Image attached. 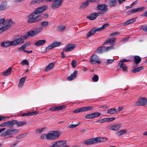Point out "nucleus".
Wrapping results in <instances>:
<instances>
[{
  "label": "nucleus",
  "instance_id": "23",
  "mask_svg": "<svg viewBox=\"0 0 147 147\" xmlns=\"http://www.w3.org/2000/svg\"><path fill=\"white\" fill-rule=\"evenodd\" d=\"M95 141L94 138H91L85 141L84 142V143L85 144L87 145L94 144H95Z\"/></svg>",
  "mask_w": 147,
  "mask_h": 147
},
{
  "label": "nucleus",
  "instance_id": "28",
  "mask_svg": "<svg viewBox=\"0 0 147 147\" xmlns=\"http://www.w3.org/2000/svg\"><path fill=\"white\" fill-rule=\"evenodd\" d=\"M26 77L25 76L24 77L22 78L20 81L19 82L18 84V86L20 87H22V86L23 84L24 83L25 80L26 78Z\"/></svg>",
  "mask_w": 147,
  "mask_h": 147
},
{
  "label": "nucleus",
  "instance_id": "2",
  "mask_svg": "<svg viewBox=\"0 0 147 147\" xmlns=\"http://www.w3.org/2000/svg\"><path fill=\"white\" fill-rule=\"evenodd\" d=\"M44 1L55 2L52 4V6L53 8H56L59 7L60 6L62 3V0H36L33 1L32 3H39L42 2Z\"/></svg>",
  "mask_w": 147,
  "mask_h": 147
},
{
  "label": "nucleus",
  "instance_id": "15",
  "mask_svg": "<svg viewBox=\"0 0 147 147\" xmlns=\"http://www.w3.org/2000/svg\"><path fill=\"white\" fill-rule=\"evenodd\" d=\"M61 44V43L60 42H55L49 45L47 49H52L59 46Z\"/></svg>",
  "mask_w": 147,
  "mask_h": 147
},
{
  "label": "nucleus",
  "instance_id": "33",
  "mask_svg": "<svg viewBox=\"0 0 147 147\" xmlns=\"http://www.w3.org/2000/svg\"><path fill=\"white\" fill-rule=\"evenodd\" d=\"M109 26V24L108 23H105L103 24L101 27H98V30L99 31H101L105 29L107 27H108Z\"/></svg>",
  "mask_w": 147,
  "mask_h": 147
},
{
  "label": "nucleus",
  "instance_id": "24",
  "mask_svg": "<svg viewBox=\"0 0 147 147\" xmlns=\"http://www.w3.org/2000/svg\"><path fill=\"white\" fill-rule=\"evenodd\" d=\"M46 42V40H40L35 43L34 45L37 46H39L44 45Z\"/></svg>",
  "mask_w": 147,
  "mask_h": 147
},
{
  "label": "nucleus",
  "instance_id": "20",
  "mask_svg": "<svg viewBox=\"0 0 147 147\" xmlns=\"http://www.w3.org/2000/svg\"><path fill=\"white\" fill-rule=\"evenodd\" d=\"M14 120V125L16 124L18 127L21 126L22 125H26L27 122L25 121H18L17 120Z\"/></svg>",
  "mask_w": 147,
  "mask_h": 147
},
{
  "label": "nucleus",
  "instance_id": "37",
  "mask_svg": "<svg viewBox=\"0 0 147 147\" xmlns=\"http://www.w3.org/2000/svg\"><path fill=\"white\" fill-rule=\"evenodd\" d=\"M144 67L141 66L136 68L132 71L133 73H135L139 72L144 68Z\"/></svg>",
  "mask_w": 147,
  "mask_h": 147
},
{
  "label": "nucleus",
  "instance_id": "53",
  "mask_svg": "<svg viewBox=\"0 0 147 147\" xmlns=\"http://www.w3.org/2000/svg\"><path fill=\"white\" fill-rule=\"evenodd\" d=\"M77 63V62L75 60H73L72 61L71 64L72 66L74 68L76 67Z\"/></svg>",
  "mask_w": 147,
  "mask_h": 147
},
{
  "label": "nucleus",
  "instance_id": "8",
  "mask_svg": "<svg viewBox=\"0 0 147 147\" xmlns=\"http://www.w3.org/2000/svg\"><path fill=\"white\" fill-rule=\"evenodd\" d=\"M147 104V98H140L136 103V105L145 106Z\"/></svg>",
  "mask_w": 147,
  "mask_h": 147
},
{
  "label": "nucleus",
  "instance_id": "21",
  "mask_svg": "<svg viewBox=\"0 0 147 147\" xmlns=\"http://www.w3.org/2000/svg\"><path fill=\"white\" fill-rule=\"evenodd\" d=\"M137 18V17H136L127 20L123 24V25L124 26H126L133 23L136 21Z\"/></svg>",
  "mask_w": 147,
  "mask_h": 147
},
{
  "label": "nucleus",
  "instance_id": "27",
  "mask_svg": "<svg viewBox=\"0 0 147 147\" xmlns=\"http://www.w3.org/2000/svg\"><path fill=\"white\" fill-rule=\"evenodd\" d=\"M121 127L120 124H115L112 127L109 128L110 129L112 130H118Z\"/></svg>",
  "mask_w": 147,
  "mask_h": 147
},
{
  "label": "nucleus",
  "instance_id": "43",
  "mask_svg": "<svg viewBox=\"0 0 147 147\" xmlns=\"http://www.w3.org/2000/svg\"><path fill=\"white\" fill-rule=\"evenodd\" d=\"M28 134V133H25L18 135L16 137V138L18 139L22 138L26 136Z\"/></svg>",
  "mask_w": 147,
  "mask_h": 147
},
{
  "label": "nucleus",
  "instance_id": "56",
  "mask_svg": "<svg viewBox=\"0 0 147 147\" xmlns=\"http://www.w3.org/2000/svg\"><path fill=\"white\" fill-rule=\"evenodd\" d=\"M22 64L23 65H29V62L28 61L26 60H24L22 63Z\"/></svg>",
  "mask_w": 147,
  "mask_h": 147
},
{
  "label": "nucleus",
  "instance_id": "63",
  "mask_svg": "<svg viewBox=\"0 0 147 147\" xmlns=\"http://www.w3.org/2000/svg\"><path fill=\"white\" fill-rule=\"evenodd\" d=\"M130 60H127L125 59H123L120 62L122 63H124V62H127L129 61Z\"/></svg>",
  "mask_w": 147,
  "mask_h": 147
},
{
  "label": "nucleus",
  "instance_id": "25",
  "mask_svg": "<svg viewBox=\"0 0 147 147\" xmlns=\"http://www.w3.org/2000/svg\"><path fill=\"white\" fill-rule=\"evenodd\" d=\"M12 68L10 67L8 68L6 70L3 72L2 75L4 76H7L10 75L11 72Z\"/></svg>",
  "mask_w": 147,
  "mask_h": 147
},
{
  "label": "nucleus",
  "instance_id": "41",
  "mask_svg": "<svg viewBox=\"0 0 147 147\" xmlns=\"http://www.w3.org/2000/svg\"><path fill=\"white\" fill-rule=\"evenodd\" d=\"M126 133V130L125 129L121 130L120 131L117 132L116 134L118 136H121Z\"/></svg>",
  "mask_w": 147,
  "mask_h": 147
},
{
  "label": "nucleus",
  "instance_id": "9",
  "mask_svg": "<svg viewBox=\"0 0 147 147\" xmlns=\"http://www.w3.org/2000/svg\"><path fill=\"white\" fill-rule=\"evenodd\" d=\"M76 47V45L74 44H69L65 48L63 49V51L65 52H67L72 51Z\"/></svg>",
  "mask_w": 147,
  "mask_h": 147
},
{
  "label": "nucleus",
  "instance_id": "30",
  "mask_svg": "<svg viewBox=\"0 0 147 147\" xmlns=\"http://www.w3.org/2000/svg\"><path fill=\"white\" fill-rule=\"evenodd\" d=\"M97 53H101L105 52V47L104 46H100L98 47L97 49Z\"/></svg>",
  "mask_w": 147,
  "mask_h": 147
},
{
  "label": "nucleus",
  "instance_id": "11",
  "mask_svg": "<svg viewBox=\"0 0 147 147\" xmlns=\"http://www.w3.org/2000/svg\"><path fill=\"white\" fill-rule=\"evenodd\" d=\"M145 9L144 7H140L134 9L129 11V14H134L136 13L141 12Z\"/></svg>",
  "mask_w": 147,
  "mask_h": 147
},
{
  "label": "nucleus",
  "instance_id": "51",
  "mask_svg": "<svg viewBox=\"0 0 147 147\" xmlns=\"http://www.w3.org/2000/svg\"><path fill=\"white\" fill-rule=\"evenodd\" d=\"M5 21L4 18H3L0 19V26L3 24Z\"/></svg>",
  "mask_w": 147,
  "mask_h": 147
},
{
  "label": "nucleus",
  "instance_id": "29",
  "mask_svg": "<svg viewBox=\"0 0 147 147\" xmlns=\"http://www.w3.org/2000/svg\"><path fill=\"white\" fill-rule=\"evenodd\" d=\"M66 141L65 140H62L59 141L57 142H55L54 143L55 146H57L58 147V146H61L64 144L65 143Z\"/></svg>",
  "mask_w": 147,
  "mask_h": 147
},
{
  "label": "nucleus",
  "instance_id": "45",
  "mask_svg": "<svg viewBox=\"0 0 147 147\" xmlns=\"http://www.w3.org/2000/svg\"><path fill=\"white\" fill-rule=\"evenodd\" d=\"M65 29V26H59L57 27V29L59 31H62Z\"/></svg>",
  "mask_w": 147,
  "mask_h": 147
},
{
  "label": "nucleus",
  "instance_id": "57",
  "mask_svg": "<svg viewBox=\"0 0 147 147\" xmlns=\"http://www.w3.org/2000/svg\"><path fill=\"white\" fill-rule=\"evenodd\" d=\"M119 34V33L118 32H115L111 34L110 36H114L116 35H118Z\"/></svg>",
  "mask_w": 147,
  "mask_h": 147
},
{
  "label": "nucleus",
  "instance_id": "6",
  "mask_svg": "<svg viewBox=\"0 0 147 147\" xmlns=\"http://www.w3.org/2000/svg\"><path fill=\"white\" fill-rule=\"evenodd\" d=\"M107 5L102 4L98 5L97 8L98 10H100L99 13L100 14H103L107 10Z\"/></svg>",
  "mask_w": 147,
  "mask_h": 147
},
{
  "label": "nucleus",
  "instance_id": "22",
  "mask_svg": "<svg viewBox=\"0 0 147 147\" xmlns=\"http://www.w3.org/2000/svg\"><path fill=\"white\" fill-rule=\"evenodd\" d=\"M9 7L7 3L5 2H3L0 5V10H3L7 9Z\"/></svg>",
  "mask_w": 147,
  "mask_h": 147
},
{
  "label": "nucleus",
  "instance_id": "59",
  "mask_svg": "<svg viewBox=\"0 0 147 147\" xmlns=\"http://www.w3.org/2000/svg\"><path fill=\"white\" fill-rule=\"evenodd\" d=\"M30 115H36L38 114V113L37 111L33 112H29Z\"/></svg>",
  "mask_w": 147,
  "mask_h": 147
},
{
  "label": "nucleus",
  "instance_id": "32",
  "mask_svg": "<svg viewBox=\"0 0 147 147\" xmlns=\"http://www.w3.org/2000/svg\"><path fill=\"white\" fill-rule=\"evenodd\" d=\"M116 40V38H111L107 39L104 43V44L110 43L112 44H114Z\"/></svg>",
  "mask_w": 147,
  "mask_h": 147
},
{
  "label": "nucleus",
  "instance_id": "42",
  "mask_svg": "<svg viewBox=\"0 0 147 147\" xmlns=\"http://www.w3.org/2000/svg\"><path fill=\"white\" fill-rule=\"evenodd\" d=\"M116 4V0H111L109 2V5L112 7H114Z\"/></svg>",
  "mask_w": 147,
  "mask_h": 147
},
{
  "label": "nucleus",
  "instance_id": "12",
  "mask_svg": "<svg viewBox=\"0 0 147 147\" xmlns=\"http://www.w3.org/2000/svg\"><path fill=\"white\" fill-rule=\"evenodd\" d=\"M115 119V118L114 117L105 118L98 120L96 122L99 123L110 122L114 120Z\"/></svg>",
  "mask_w": 147,
  "mask_h": 147
},
{
  "label": "nucleus",
  "instance_id": "36",
  "mask_svg": "<svg viewBox=\"0 0 147 147\" xmlns=\"http://www.w3.org/2000/svg\"><path fill=\"white\" fill-rule=\"evenodd\" d=\"M5 24L7 26H9V28H10L13 24V23L11 19H10L6 20Z\"/></svg>",
  "mask_w": 147,
  "mask_h": 147
},
{
  "label": "nucleus",
  "instance_id": "50",
  "mask_svg": "<svg viewBox=\"0 0 147 147\" xmlns=\"http://www.w3.org/2000/svg\"><path fill=\"white\" fill-rule=\"evenodd\" d=\"M66 108L65 106L63 105L61 106L57 107V111L61 110Z\"/></svg>",
  "mask_w": 147,
  "mask_h": 147
},
{
  "label": "nucleus",
  "instance_id": "7",
  "mask_svg": "<svg viewBox=\"0 0 147 147\" xmlns=\"http://www.w3.org/2000/svg\"><path fill=\"white\" fill-rule=\"evenodd\" d=\"M93 109V107H86L80 108L74 111L73 112L75 113H78L91 110Z\"/></svg>",
  "mask_w": 147,
  "mask_h": 147
},
{
  "label": "nucleus",
  "instance_id": "19",
  "mask_svg": "<svg viewBox=\"0 0 147 147\" xmlns=\"http://www.w3.org/2000/svg\"><path fill=\"white\" fill-rule=\"evenodd\" d=\"M39 21L38 20L36 19L33 18L32 15H30L28 16L27 22L28 23H30L36 22Z\"/></svg>",
  "mask_w": 147,
  "mask_h": 147
},
{
  "label": "nucleus",
  "instance_id": "1",
  "mask_svg": "<svg viewBox=\"0 0 147 147\" xmlns=\"http://www.w3.org/2000/svg\"><path fill=\"white\" fill-rule=\"evenodd\" d=\"M61 134V133L58 131H54L51 133L42 134L40 138L42 139L52 140L58 138Z\"/></svg>",
  "mask_w": 147,
  "mask_h": 147
},
{
  "label": "nucleus",
  "instance_id": "60",
  "mask_svg": "<svg viewBox=\"0 0 147 147\" xmlns=\"http://www.w3.org/2000/svg\"><path fill=\"white\" fill-rule=\"evenodd\" d=\"M43 130V129H36V133L37 134H40L42 132Z\"/></svg>",
  "mask_w": 147,
  "mask_h": 147
},
{
  "label": "nucleus",
  "instance_id": "54",
  "mask_svg": "<svg viewBox=\"0 0 147 147\" xmlns=\"http://www.w3.org/2000/svg\"><path fill=\"white\" fill-rule=\"evenodd\" d=\"M141 29L145 32H147V26L144 25L142 26Z\"/></svg>",
  "mask_w": 147,
  "mask_h": 147
},
{
  "label": "nucleus",
  "instance_id": "55",
  "mask_svg": "<svg viewBox=\"0 0 147 147\" xmlns=\"http://www.w3.org/2000/svg\"><path fill=\"white\" fill-rule=\"evenodd\" d=\"M114 49V47L112 46L108 47H107L106 48L105 47V51H107L109 50Z\"/></svg>",
  "mask_w": 147,
  "mask_h": 147
},
{
  "label": "nucleus",
  "instance_id": "61",
  "mask_svg": "<svg viewBox=\"0 0 147 147\" xmlns=\"http://www.w3.org/2000/svg\"><path fill=\"white\" fill-rule=\"evenodd\" d=\"M76 127V125H75L70 124L69 125L68 127L69 128H72Z\"/></svg>",
  "mask_w": 147,
  "mask_h": 147
},
{
  "label": "nucleus",
  "instance_id": "58",
  "mask_svg": "<svg viewBox=\"0 0 147 147\" xmlns=\"http://www.w3.org/2000/svg\"><path fill=\"white\" fill-rule=\"evenodd\" d=\"M57 107H54L50 108L49 110L51 111H57Z\"/></svg>",
  "mask_w": 147,
  "mask_h": 147
},
{
  "label": "nucleus",
  "instance_id": "35",
  "mask_svg": "<svg viewBox=\"0 0 147 147\" xmlns=\"http://www.w3.org/2000/svg\"><path fill=\"white\" fill-rule=\"evenodd\" d=\"M117 112V111L115 108L109 109L107 112V113L111 114L116 113Z\"/></svg>",
  "mask_w": 147,
  "mask_h": 147
},
{
  "label": "nucleus",
  "instance_id": "13",
  "mask_svg": "<svg viewBox=\"0 0 147 147\" xmlns=\"http://www.w3.org/2000/svg\"><path fill=\"white\" fill-rule=\"evenodd\" d=\"M1 46L3 47H7L10 46H12L11 41L7 40L2 42L1 43Z\"/></svg>",
  "mask_w": 147,
  "mask_h": 147
},
{
  "label": "nucleus",
  "instance_id": "14",
  "mask_svg": "<svg viewBox=\"0 0 147 147\" xmlns=\"http://www.w3.org/2000/svg\"><path fill=\"white\" fill-rule=\"evenodd\" d=\"M47 8V7L46 5L43 6L42 7H39L35 10V11L38 14L42 13V12L44 11Z\"/></svg>",
  "mask_w": 147,
  "mask_h": 147
},
{
  "label": "nucleus",
  "instance_id": "18",
  "mask_svg": "<svg viewBox=\"0 0 147 147\" xmlns=\"http://www.w3.org/2000/svg\"><path fill=\"white\" fill-rule=\"evenodd\" d=\"M98 27L93 28L91 29L87 34L86 36L87 37H89L92 36L96 32L99 31L98 30Z\"/></svg>",
  "mask_w": 147,
  "mask_h": 147
},
{
  "label": "nucleus",
  "instance_id": "49",
  "mask_svg": "<svg viewBox=\"0 0 147 147\" xmlns=\"http://www.w3.org/2000/svg\"><path fill=\"white\" fill-rule=\"evenodd\" d=\"M89 1L88 0L87 1H86L84 2L82 4V6L83 7H87L89 5Z\"/></svg>",
  "mask_w": 147,
  "mask_h": 147
},
{
  "label": "nucleus",
  "instance_id": "62",
  "mask_svg": "<svg viewBox=\"0 0 147 147\" xmlns=\"http://www.w3.org/2000/svg\"><path fill=\"white\" fill-rule=\"evenodd\" d=\"M8 135V132L7 130L3 133V134H2L1 135V136L2 137L5 136L6 135Z\"/></svg>",
  "mask_w": 147,
  "mask_h": 147
},
{
  "label": "nucleus",
  "instance_id": "31",
  "mask_svg": "<svg viewBox=\"0 0 147 147\" xmlns=\"http://www.w3.org/2000/svg\"><path fill=\"white\" fill-rule=\"evenodd\" d=\"M10 28L9 26L7 25H5L0 28V33H2L3 32L7 30Z\"/></svg>",
  "mask_w": 147,
  "mask_h": 147
},
{
  "label": "nucleus",
  "instance_id": "52",
  "mask_svg": "<svg viewBox=\"0 0 147 147\" xmlns=\"http://www.w3.org/2000/svg\"><path fill=\"white\" fill-rule=\"evenodd\" d=\"M85 117L86 118L88 119L94 118L92 113L86 115Z\"/></svg>",
  "mask_w": 147,
  "mask_h": 147
},
{
  "label": "nucleus",
  "instance_id": "47",
  "mask_svg": "<svg viewBox=\"0 0 147 147\" xmlns=\"http://www.w3.org/2000/svg\"><path fill=\"white\" fill-rule=\"evenodd\" d=\"M92 114L94 118L98 117L101 114V113H100L97 112L93 113Z\"/></svg>",
  "mask_w": 147,
  "mask_h": 147
},
{
  "label": "nucleus",
  "instance_id": "26",
  "mask_svg": "<svg viewBox=\"0 0 147 147\" xmlns=\"http://www.w3.org/2000/svg\"><path fill=\"white\" fill-rule=\"evenodd\" d=\"M8 135L13 134H16L18 132V130L14 128L11 129L7 130Z\"/></svg>",
  "mask_w": 147,
  "mask_h": 147
},
{
  "label": "nucleus",
  "instance_id": "4",
  "mask_svg": "<svg viewBox=\"0 0 147 147\" xmlns=\"http://www.w3.org/2000/svg\"><path fill=\"white\" fill-rule=\"evenodd\" d=\"M42 28L41 26L36 28L33 30L28 32L27 33V35L28 37V36H34L42 32Z\"/></svg>",
  "mask_w": 147,
  "mask_h": 147
},
{
  "label": "nucleus",
  "instance_id": "48",
  "mask_svg": "<svg viewBox=\"0 0 147 147\" xmlns=\"http://www.w3.org/2000/svg\"><path fill=\"white\" fill-rule=\"evenodd\" d=\"M92 80L94 82H97L98 80V76L96 75H94L93 78H92Z\"/></svg>",
  "mask_w": 147,
  "mask_h": 147
},
{
  "label": "nucleus",
  "instance_id": "44",
  "mask_svg": "<svg viewBox=\"0 0 147 147\" xmlns=\"http://www.w3.org/2000/svg\"><path fill=\"white\" fill-rule=\"evenodd\" d=\"M31 14L32 15V17L36 19H37V18L40 15H38V13H37L35 11H34L33 13H31Z\"/></svg>",
  "mask_w": 147,
  "mask_h": 147
},
{
  "label": "nucleus",
  "instance_id": "64",
  "mask_svg": "<svg viewBox=\"0 0 147 147\" xmlns=\"http://www.w3.org/2000/svg\"><path fill=\"white\" fill-rule=\"evenodd\" d=\"M129 38V37H126L123 38L121 40V41L122 42H126L127 41L128 39Z\"/></svg>",
  "mask_w": 147,
  "mask_h": 147
},
{
  "label": "nucleus",
  "instance_id": "40",
  "mask_svg": "<svg viewBox=\"0 0 147 147\" xmlns=\"http://www.w3.org/2000/svg\"><path fill=\"white\" fill-rule=\"evenodd\" d=\"M54 64L53 63H50L47 66L46 68V71H49L50 69L52 68L54 66Z\"/></svg>",
  "mask_w": 147,
  "mask_h": 147
},
{
  "label": "nucleus",
  "instance_id": "38",
  "mask_svg": "<svg viewBox=\"0 0 147 147\" xmlns=\"http://www.w3.org/2000/svg\"><path fill=\"white\" fill-rule=\"evenodd\" d=\"M135 63L138 64L141 61L140 57L138 56H136L135 57L134 59Z\"/></svg>",
  "mask_w": 147,
  "mask_h": 147
},
{
  "label": "nucleus",
  "instance_id": "46",
  "mask_svg": "<svg viewBox=\"0 0 147 147\" xmlns=\"http://www.w3.org/2000/svg\"><path fill=\"white\" fill-rule=\"evenodd\" d=\"M49 24V23L47 21H44L41 23V24L42 26V27H45L47 26Z\"/></svg>",
  "mask_w": 147,
  "mask_h": 147
},
{
  "label": "nucleus",
  "instance_id": "34",
  "mask_svg": "<svg viewBox=\"0 0 147 147\" xmlns=\"http://www.w3.org/2000/svg\"><path fill=\"white\" fill-rule=\"evenodd\" d=\"M119 65L120 67L122 68L123 71H126L127 70V67L125 64L124 63H122L120 62L119 63Z\"/></svg>",
  "mask_w": 147,
  "mask_h": 147
},
{
  "label": "nucleus",
  "instance_id": "10",
  "mask_svg": "<svg viewBox=\"0 0 147 147\" xmlns=\"http://www.w3.org/2000/svg\"><path fill=\"white\" fill-rule=\"evenodd\" d=\"M14 125V120H11L7 121L3 123L0 125V126L1 127H5L9 126L10 127H12Z\"/></svg>",
  "mask_w": 147,
  "mask_h": 147
},
{
  "label": "nucleus",
  "instance_id": "16",
  "mask_svg": "<svg viewBox=\"0 0 147 147\" xmlns=\"http://www.w3.org/2000/svg\"><path fill=\"white\" fill-rule=\"evenodd\" d=\"M99 15V13H94L90 14V15L87 17V18L90 20H95Z\"/></svg>",
  "mask_w": 147,
  "mask_h": 147
},
{
  "label": "nucleus",
  "instance_id": "5",
  "mask_svg": "<svg viewBox=\"0 0 147 147\" xmlns=\"http://www.w3.org/2000/svg\"><path fill=\"white\" fill-rule=\"evenodd\" d=\"M89 62L92 64H94L96 63H100V61L97 55L93 54L91 57L90 59Z\"/></svg>",
  "mask_w": 147,
  "mask_h": 147
},
{
  "label": "nucleus",
  "instance_id": "17",
  "mask_svg": "<svg viewBox=\"0 0 147 147\" xmlns=\"http://www.w3.org/2000/svg\"><path fill=\"white\" fill-rule=\"evenodd\" d=\"M78 72V71L77 70H75L72 74H71L70 76L67 77V80L69 81H71L75 79L76 77Z\"/></svg>",
  "mask_w": 147,
  "mask_h": 147
},
{
  "label": "nucleus",
  "instance_id": "39",
  "mask_svg": "<svg viewBox=\"0 0 147 147\" xmlns=\"http://www.w3.org/2000/svg\"><path fill=\"white\" fill-rule=\"evenodd\" d=\"M94 139L95 143H96L97 142H100L104 141V138L101 137H98L94 138Z\"/></svg>",
  "mask_w": 147,
  "mask_h": 147
},
{
  "label": "nucleus",
  "instance_id": "3",
  "mask_svg": "<svg viewBox=\"0 0 147 147\" xmlns=\"http://www.w3.org/2000/svg\"><path fill=\"white\" fill-rule=\"evenodd\" d=\"M28 37L27 35L25 36H21L14 39L13 40L11 41L12 46H15L23 44L24 40L26 39Z\"/></svg>",
  "mask_w": 147,
  "mask_h": 147
}]
</instances>
